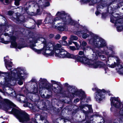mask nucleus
Here are the masks:
<instances>
[{
    "instance_id": "nucleus-1",
    "label": "nucleus",
    "mask_w": 123,
    "mask_h": 123,
    "mask_svg": "<svg viewBox=\"0 0 123 123\" xmlns=\"http://www.w3.org/2000/svg\"><path fill=\"white\" fill-rule=\"evenodd\" d=\"M90 36L92 38L89 40V43L90 44H92L96 47L99 48H104V50L100 52L97 51L95 49H92L94 54H92L93 59L95 60L98 58L97 54L102 60V59L105 58L103 54H105L108 57H112L115 58L118 63L119 59L118 57L116 55V54L113 50L112 48L108 47L105 41L100 38L97 35L94 34L87 30H84L82 35V37L85 39L88 37Z\"/></svg>"
},
{
    "instance_id": "nucleus-2",
    "label": "nucleus",
    "mask_w": 123,
    "mask_h": 123,
    "mask_svg": "<svg viewBox=\"0 0 123 123\" xmlns=\"http://www.w3.org/2000/svg\"><path fill=\"white\" fill-rule=\"evenodd\" d=\"M56 16V17L53 20L52 27L59 31H66L67 30V25H75V22L64 11L58 12Z\"/></svg>"
},
{
    "instance_id": "nucleus-3",
    "label": "nucleus",
    "mask_w": 123,
    "mask_h": 123,
    "mask_svg": "<svg viewBox=\"0 0 123 123\" xmlns=\"http://www.w3.org/2000/svg\"><path fill=\"white\" fill-rule=\"evenodd\" d=\"M3 101L7 105H5L4 104L1 105L0 104V109L7 111L10 114H13L20 122H24L29 120V116L27 113L24 111H22L20 109H17L14 108H12L11 105L14 106L15 105L11 103L8 99H3Z\"/></svg>"
},
{
    "instance_id": "nucleus-4",
    "label": "nucleus",
    "mask_w": 123,
    "mask_h": 123,
    "mask_svg": "<svg viewBox=\"0 0 123 123\" xmlns=\"http://www.w3.org/2000/svg\"><path fill=\"white\" fill-rule=\"evenodd\" d=\"M10 74L9 76L4 78L6 84L9 83L11 81L16 83L18 81V84L19 85H21L23 84L26 76L28 75V74L25 72L24 69L22 67H18L16 69L13 70L11 71Z\"/></svg>"
},
{
    "instance_id": "nucleus-5",
    "label": "nucleus",
    "mask_w": 123,
    "mask_h": 123,
    "mask_svg": "<svg viewBox=\"0 0 123 123\" xmlns=\"http://www.w3.org/2000/svg\"><path fill=\"white\" fill-rule=\"evenodd\" d=\"M84 52L80 51L79 52L78 54L81 56L84 55ZM76 56H80L78 55ZM83 57V59L84 61H86V62L87 63L85 64L83 63L80 61H79L75 59L78 62H81L83 64L85 65H88L90 67L94 68H102L104 69L105 71V73H108L109 71L107 68V66L104 62H97L95 61H93L87 58L84 55L81 56Z\"/></svg>"
},
{
    "instance_id": "nucleus-6",
    "label": "nucleus",
    "mask_w": 123,
    "mask_h": 123,
    "mask_svg": "<svg viewBox=\"0 0 123 123\" xmlns=\"http://www.w3.org/2000/svg\"><path fill=\"white\" fill-rule=\"evenodd\" d=\"M39 81V84L41 85L43 89H46L49 91H53L56 93H59L60 92L61 89L57 82L51 80V85L45 79L40 78Z\"/></svg>"
},
{
    "instance_id": "nucleus-7",
    "label": "nucleus",
    "mask_w": 123,
    "mask_h": 123,
    "mask_svg": "<svg viewBox=\"0 0 123 123\" xmlns=\"http://www.w3.org/2000/svg\"><path fill=\"white\" fill-rule=\"evenodd\" d=\"M59 48L56 51L59 50V53H57L56 51L55 53V56L59 58H68L73 59H76L79 61H80L86 64L87 63L86 61H84L83 59V57L80 56H74V55L71 54L68 52L64 49Z\"/></svg>"
},
{
    "instance_id": "nucleus-8",
    "label": "nucleus",
    "mask_w": 123,
    "mask_h": 123,
    "mask_svg": "<svg viewBox=\"0 0 123 123\" xmlns=\"http://www.w3.org/2000/svg\"><path fill=\"white\" fill-rule=\"evenodd\" d=\"M61 47V45L59 44L54 46L51 43H46L43 45V48L45 51H43V54L47 57L52 56L57 50Z\"/></svg>"
},
{
    "instance_id": "nucleus-9",
    "label": "nucleus",
    "mask_w": 123,
    "mask_h": 123,
    "mask_svg": "<svg viewBox=\"0 0 123 123\" xmlns=\"http://www.w3.org/2000/svg\"><path fill=\"white\" fill-rule=\"evenodd\" d=\"M111 21L115 24V25L117 26V30L118 31H120L123 29L122 23L123 18H120V16L118 14L116 13L114 15H112L111 17Z\"/></svg>"
},
{
    "instance_id": "nucleus-10",
    "label": "nucleus",
    "mask_w": 123,
    "mask_h": 123,
    "mask_svg": "<svg viewBox=\"0 0 123 123\" xmlns=\"http://www.w3.org/2000/svg\"><path fill=\"white\" fill-rule=\"evenodd\" d=\"M92 90L93 91H96L95 97L97 101L99 102L105 98V93L106 92L104 90L99 89L95 86L94 88H92Z\"/></svg>"
},
{
    "instance_id": "nucleus-11",
    "label": "nucleus",
    "mask_w": 123,
    "mask_h": 123,
    "mask_svg": "<svg viewBox=\"0 0 123 123\" xmlns=\"http://www.w3.org/2000/svg\"><path fill=\"white\" fill-rule=\"evenodd\" d=\"M71 91L70 92L72 93V97H74L77 96L80 98L81 100L83 99H85L86 95L84 92L81 90H79L74 88H71Z\"/></svg>"
},
{
    "instance_id": "nucleus-12",
    "label": "nucleus",
    "mask_w": 123,
    "mask_h": 123,
    "mask_svg": "<svg viewBox=\"0 0 123 123\" xmlns=\"http://www.w3.org/2000/svg\"><path fill=\"white\" fill-rule=\"evenodd\" d=\"M111 105L117 108H119L122 105L118 97H113L110 98Z\"/></svg>"
},
{
    "instance_id": "nucleus-13",
    "label": "nucleus",
    "mask_w": 123,
    "mask_h": 123,
    "mask_svg": "<svg viewBox=\"0 0 123 123\" xmlns=\"http://www.w3.org/2000/svg\"><path fill=\"white\" fill-rule=\"evenodd\" d=\"M16 38L15 37H11V46L12 47H14L16 48H18L20 49L23 47H21V46H19L18 45H17L16 43L15 42V40Z\"/></svg>"
},
{
    "instance_id": "nucleus-14",
    "label": "nucleus",
    "mask_w": 123,
    "mask_h": 123,
    "mask_svg": "<svg viewBox=\"0 0 123 123\" xmlns=\"http://www.w3.org/2000/svg\"><path fill=\"white\" fill-rule=\"evenodd\" d=\"M8 59V56H6V57H5L4 58V61L6 68L8 70H10L12 69V62H9V60Z\"/></svg>"
},
{
    "instance_id": "nucleus-15",
    "label": "nucleus",
    "mask_w": 123,
    "mask_h": 123,
    "mask_svg": "<svg viewBox=\"0 0 123 123\" xmlns=\"http://www.w3.org/2000/svg\"><path fill=\"white\" fill-rule=\"evenodd\" d=\"M36 45L35 44H31L30 45V47L33 51L37 53L38 54L42 53L43 54V51H45L43 48L42 49H37L34 48V47Z\"/></svg>"
},
{
    "instance_id": "nucleus-16",
    "label": "nucleus",
    "mask_w": 123,
    "mask_h": 123,
    "mask_svg": "<svg viewBox=\"0 0 123 123\" xmlns=\"http://www.w3.org/2000/svg\"><path fill=\"white\" fill-rule=\"evenodd\" d=\"M116 70L119 74H123V64L121 63L118 64Z\"/></svg>"
},
{
    "instance_id": "nucleus-17",
    "label": "nucleus",
    "mask_w": 123,
    "mask_h": 123,
    "mask_svg": "<svg viewBox=\"0 0 123 123\" xmlns=\"http://www.w3.org/2000/svg\"><path fill=\"white\" fill-rule=\"evenodd\" d=\"M84 3H86L87 2H89L90 5H93L96 2V0H81Z\"/></svg>"
},
{
    "instance_id": "nucleus-18",
    "label": "nucleus",
    "mask_w": 123,
    "mask_h": 123,
    "mask_svg": "<svg viewBox=\"0 0 123 123\" xmlns=\"http://www.w3.org/2000/svg\"><path fill=\"white\" fill-rule=\"evenodd\" d=\"M71 41H70V40L68 41L69 44L71 45L72 44V43H73L76 47L77 49H78L80 47L79 45V44L76 42H72Z\"/></svg>"
},
{
    "instance_id": "nucleus-19",
    "label": "nucleus",
    "mask_w": 123,
    "mask_h": 123,
    "mask_svg": "<svg viewBox=\"0 0 123 123\" xmlns=\"http://www.w3.org/2000/svg\"><path fill=\"white\" fill-rule=\"evenodd\" d=\"M78 38L77 37L73 35H71L69 39L70 41H73L74 40H77L78 39Z\"/></svg>"
},
{
    "instance_id": "nucleus-20",
    "label": "nucleus",
    "mask_w": 123,
    "mask_h": 123,
    "mask_svg": "<svg viewBox=\"0 0 123 123\" xmlns=\"http://www.w3.org/2000/svg\"><path fill=\"white\" fill-rule=\"evenodd\" d=\"M119 115H118V117H123V104L122 105V107L121 108L119 112Z\"/></svg>"
},
{
    "instance_id": "nucleus-21",
    "label": "nucleus",
    "mask_w": 123,
    "mask_h": 123,
    "mask_svg": "<svg viewBox=\"0 0 123 123\" xmlns=\"http://www.w3.org/2000/svg\"><path fill=\"white\" fill-rule=\"evenodd\" d=\"M61 44L63 45H67L68 43L65 40H61L59 42Z\"/></svg>"
},
{
    "instance_id": "nucleus-22",
    "label": "nucleus",
    "mask_w": 123,
    "mask_h": 123,
    "mask_svg": "<svg viewBox=\"0 0 123 123\" xmlns=\"http://www.w3.org/2000/svg\"><path fill=\"white\" fill-rule=\"evenodd\" d=\"M86 107H87L88 108L90 112H91L92 111V108L91 105H87L84 107H83L82 108V109L85 108H86Z\"/></svg>"
},
{
    "instance_id": "nucleus-23",
    "label": "nucleus",
    "mask_w": 123,
    "mask_h": 123,
    "mask_svg": "<svg viewBox=\"0 0 123 123\" xmlns=\"http://www.w3.org/2000/svg\"><path fill=\"white\" fill-rule=\"evenodd\" d=\"M84 31H78L75 33V34L79 36H81L82 35L83 32Z\"/></svg>"
},
{
    "instance_id": "nucleus-24",
    "label": "nucleus",
    "mask_w": 123,
    "mask_h": 123,
    "mask_svg": "<svg viewBox=\"0 0 123 123\" xmlns=\"http://www.w3.org/2000/svg\"><path fill=\"white\" fill-rule=\"evenodd\" d=\"M38 40L41 41L42 43L44 44V45L46 43L45 39L43 38H38Z\"/></svg>"
},
{
    "instance_id": "nucleus-25",
    "label": "nucleus",
    "mask_w": 123,
    "mask_h": 123,
    "mask_svg": "<svg viewBox=\"0 0 123 123\" xmlns=\"http://www.w3.org/2000/svg\"><path fill=\"white\" fill-rule=\"evenodd\" d=\"M79 42L80 43V45L83 47L87 45V43L85 41H83L81 43V41H80Z\"/></svg>"
},
{
    "instance_id": "nucleus-26",
    "label": "nucleus",
    "mask_w": 123,
    "mask_h": 123,
    "mask_svg": "<svg viewBox=\"0 0 123 123\" xmlns=\"http://www.w3.org/2000/svg\"><path fill=\"white\" fill-rule=\"evenodd\" d=\"M116 64L115 62H114V64H111L110 65L109 64H108V66L111 68H114L116 66Z\"/></svg>"
},
{
    "instance_id": "nucleus-27",
    "label": "nucleus",
    "mask_w": 123,
    "mask_h": 123,
    "mask_svg": "<svg viewBox=\"0 0 123 123\" xmlns=\"http://www.w3.org/2000/svg\"><path fill=\"white\" fill-rule=\"evenodd\" d=\"M122 6H123V1L120 2L118 4V7L117 8H120V7H121ZM122 9L123 10V8H122Z\"/></svg>"
},
{
    "instance_id": "nucleus-28",
    "label": "nucleus",
    "mask_w": 123,
    "mask_h": 123,
    "mask_svg": "<svg viewBox=\"0 0 123 123\" xmlns=\"http://www.w3.org/2000/svg\"><path fill=\"white\" fill-rule=\"evenodd\" d=\"M24 106L25 107H31L32 106V105L29 103H28L27 104V105L24 104Z\"/></svg>"
},
{
    "instance_id": "nucleus-29",
    "label": "nucleus",
    "mask_w": 123,
    "mask_h": 123,
    "mask_svg": "<svg viewBox=\"0 0 123 123\" xmlns=\"http://www.w3.org/2000/svg\"><path fill=\"white\" fill-rule=\"evenodd\" d=\"M15 4L16 6H18L19 5V1L20 0H14Z\"/></svg>"
},
{
    "instance_id": "nucleus-30",
    "label": "nucleus",
    "mask_w": 123,
    "mask_h": 123,
    "mask_svg": "<svg viewBox=\"0 0 123 123\" xmlns=\"http://www.w3.org/2000/svg\"><path fill=\"white\" fill-rule=\"evenodd\" d=\"M6 75V74L3 73L1 72H0V77H5Z\"/></svg>"
},
{
    "instance_id": "nucleus-31",
    "label": "nucleus",
    "mask_w": 123,
    "mask_h": 123,
    "mask_svg": "<svg viewBox=\"0 0 123 123\" xmlns=\"http://www.w3.org/2000/svg\"><path fill=\"white\" fill-rule=\"evenodd\" d=\"M103 5H104L103 6V5H102L100 6H98L97 7V10H98L100 8H102L104 6H106V4H105V5L104 4Z\"/></svg>"
},
{
    "instance_id": "nucleus-32",
    "label": "nucleus",
    "mask_w": 123,
    "mask_h": 123,
    "mask_svg": "<svg viewBox=\"0 0 123 123\" xmlns=\"http://www.w3.org/2000/svg\"><path fill=\"white\" fill-rule=\"evenodd\" d=\"M69 48L71 50H76V48L74 46H70Z\"/></svg>"
},
{
    "instance_id": "nucleus-33",
    "label": "nucleus",
    "mask_w": 123,
    "mask_h": 123,
    "mask_svg": "<svg viewBox=\"0 0 123 123\" xmlns=\"http://www.w3.org/2000/svg\"><path fill=\"white\" fill-rule=\"evenodd\" d=\"M60 37V36L59 34L55 36V38L56 39H59Z\"/></svg>"
},
{
    "instance_id": "nucleus-34",
    "label": "nucleus",
    "mask_w": 123,
    "mask_h": 123,
    "mask_svg": "<svg viewBox=\"0 0 123 123\" xmlns=\"http://www.w3.org/2000/svg\"><path fill=\"white\" fill-rule=\"evenodd\" d=\"M107 16L106 14V13L104 14L102 13V17L103 18H105Z\"/></svg>"
},
{
    "instance_id": "nucleus-35",
    "label": "nucleus",
    "mask_w": 123,
    "mask_h": 123,
    "mask_svg": "<svg viewBox=\"0 0 123 123\" xmlns=\"http://www.w3.org/2000/svg\"><path fill=\"white\" fill-rule=\"evenodd\" d=\"M42 23V21L41 20H39L37 22V25L38 26H39V25H40Z\"/></svg>"
},
{
    "instance_id": "nucleus-36",
    "label": "nucleus",
    "mask_w": 123,
    "mask_h": 123,
    "mask_svg": "<svg viewBox=\"0 0 123 123\" xmlns=\"http://www.w3.org/2000/svg\"><path fill=\"white\" fill-rule=\"evenodd\" d=\"M49 5V2H46L45 4V5L44 6H47Z\"/></svg>"
},
{
    "instance_id": "nucleus-37",
    "label": "nucleus",
    "mask_w": 123,
    "mask_h": 123,
    "mask_svg": "<svg viewBox=\"0 0 123 123\" xmlns=\"http://www.w3.org/2000/svg\"><path fill=\"white\" fill-rule=\"evenodd\" d=\"M13 13V12L12 11H10L8 12V14L9 15H12Z\"/></svg>"
},
{
    "instance_id": "nucleus-38",
    "label": "nucleus",
    "mask_w": 123,
    "mask_h": 123,
    "mask_svg": "<svg viewBox=\"0 0 123 123\" xmlns=\"http://www.w3.org/2000/svg\"><path fill=\"white\" fill-rule=\"evenodd\" d=\"M79 101V99L78 98H77L75 99L74 101V102L75 103H76Z\"/></svg>"
},
{
    "instance_id": "nucleus-39",
    "label": "nucleus",
    "mask_w": 123,
    "mask_h": 123,
    "mask_svg": "<svg viewBox=\"0 0 123 123\" xmlns=\"http://www.w3.org/2000/svg\"><path fill=\"white\" fill-rule=\"evenodd\" d=\"M67 37L66 36H63L62 37V39L63 40H65L67 39Z\"/></svg>"
},
{
    "instance_id": "nucleus-40",
    "label": "nucleus",
    "mask_w": 123,
    "mask_h": 123,
    "mask_svg": "<svg viewBox=\"0 0 123 123\" xmlns=\"http://www.w3.org/2000/svg\"><path fill=\"white\" fill-rule=\"evenodd\" d=\"M95 14H96V16H98V15L99 14H100V12H98V11H96V12H95Z\"/></svg>"
},
{
    "instance_id": "nucleus-41",
    "label": "nucleus",
    "mask_w": 123,
    "mask_h": 123,
    "mask_svg": "<svg viewBox=\"0 0 123 123\" xmlns=\"http://www.w3.org/2000/svg\"><path fill=\"white\" fill-rule=\"evenodd\" d=\"M54 36V35L53 34H51L49 36V37L51 38H52Z\"/></svg>"
},
{
    "instance_id": "nucleus-42",
    "label": "nucleus",
    "mask_w": 123,
    "mask_h": 123,
    "mask_svg": "<svg viewBox=\"0 0 123 123\" xmlns=\"http://www.w3.org/2000/svg\"><path fill=\"white\" fill-rule=\"evenodd\" d=\"M95 116H99L98 113H97L95 114Z\"/></svg>"
},
{
    "instance_id": "nucleus-43",
    "label": "nucleus",
    "mask_w": 123,
    "mask_h": 123,
    "mask_svg": "<svg viewBox=\"0 0 123 123\" xmlns=\"http://www.w3.org/2000/svg\"><path fill=\"white\" fill-rule=\"evenodd\" d=\"M37 1L38 2V3H41V0H37Z\"/></svg>"
},
{
    "instance_id": "nucleus-44",
    "label": "nucleus",
    "mask_w": 123,
    "mask_h": 123,
    "mask_svg": "<svg viewBox=\"0 0 123 123\" xmlns=\"http://www.w3.org/2000/svg\"><path fill=\"white\" fill-rule=\"evenodd\" d=\"M35 81H36V80L35 79H33L31 80V81L32 82H35Z\"/></svg>"
},
{
    "instance_id": "nucleus-45",
    "label": "nucleus",
    "mask_w": 123,
    "mask_h": 123,
    "mask_svg": "<svg viewBox=\"0 0 123 123\" xmlns=\"http://www.w3.org/2000/svg\"><path fill=\"white\" fill-rule=\"evenodd\" d=\"M4 35L5 36H7L8 35V34L7 33H5L4 34Z\"/></svg>"
},
{
    "instance_id": "nucleus-46",
    "label": "nucleus",
    "mask_w": 123,
    "mask_h": 123,
    "mask_svg": "<svg viewBox=\"0 0 123 123\" xmlns=\"http://www.w3.org/2000/svg\"><path fill=\"white\" fill-rule=\"evenodd\" d=\"M22 98V97H20V98L18 99H17V100L18 101H20L21 100V98Z\"/></svg>"
},
{
    "instance_id": "nucleus-47",
    "label": "nucleus",
    "mask_w": 123,
    "mask_h": 123,
    "mask_svg": "<svg viewBox=\"0 0 123 123\" xmlns=\"http://www.w3.org/2000/svg\"><path fill=\"white\" fill-rule=\"evenodd\" d=\"M83 112L84 113H85L86 114V111H85L84 110H83Z\"/></svg>"
},
{
    "instance_id": "nucleus-48",
    "label": "nucleus",
    "mask_w": 123,
    "mask_h": 123,
    "mask_svg": "<svg viewBox=\"0 0 123 123\" xmlns=\"http://www.w3.org/2000/svg\"><path fill=\"white\" fill-rule=\"evenodd\" d=\"M112 109H113V108H112V107H111V109H110V110H111V111H112Z\"/></svg>"
},
{
    "instance_id": "nucleus-49",
    "label": "nucleus",
    "mask_w": 123,
    "mask_h": 123,
    "mask_svg": "<svg viewBox=\"0 0 123 123\" xmlns=\"http://www.w3.org/2000/svg\"><path fill=\"white\" fill-rule=\"evenodd\" d=\"M39 9H37V13H38L39 12Z\"/></svg>"
},
{
    "instance_id": "nucleus-50",
    "label": "nucleus",
    "mask_w": 123,
    "mask_h": 123,
    "mask_svg": "<svg viewBox=\"0 0 123 123\" xmlns=\"http://www.w3.org/2000/svg\"><path fill=\"white\" fill-rule=\"evenodd\" d=\"M6 2V3H7L8 2V0H5Z\"/></svg>"
},
{
    "instance_id": "nucleus-51",
    "label": "nucleus",
    "mask_w": 123,
    "mask_h": 123,
    "mask_svg": "<svg viewBox=\"0 0 123 123\" xmlns=\"http://www.w3.org/2000/svg\"><path fill=\"white\" fill-rule=\"evenodd\" d=\"M38 91L37 90L36 92H34V93H37V92Z\"/></svg>"
},
{
    "instance_id": "nucleus-52",
    "label": "nucleus",
    "mask_w": 123,
    "mask_h": 123,
    "mask_svg": "<svg viewBox=\"0 0 123 123\" xmlns=\"http://www.w3.org/2000/svg\"><path fill=\"white\" fill-rule=\"evenodd\" d=\"M83 49L84 50H85V48H83Z\"/></svg>"
},
{
    "instance_id": "nucleus-53",
    "label": "nucleus",
    "mask_w": 123,
    "mask_h": 123,
    "mask_svg": "<svg viewBox=\"0 0 123 123\" xmlns=\"http://www.w3.org/2000/svg\"><path fill=\"white\" fill-rule=\"evenodd\" d=\"M65 85H68V83H65Z\"/></svg>"
},
{
    "instance_id": "nucleus-54",
    "label": "nucleus",
    "mask_w": 123,
    "mask_h": 123,
    "mask_svg": "<svg viewBox=\"0 0 123 123\" xmlns=\"http://www.w3.org/2000/svg\"><path fill=\"white\" fill-rule=\"evenodd\" d=\"M4 0H0L1 1H3Z\"/></svg>"
},
{
    "instance_id": "nucleus-55",
    "label": "nucleus",
    "mask_w": 123,
    "mask_h": 123,
    "mask_svg": "<svg viewBox=\"0 0 123 123\" xmlns=\"http://www.w3.org/2000/svg\"><path fill=\"white\" fill-rule=\"evenodd\" d=\"M35 43H37V42L36 41H35Z\"/></svg>"
},
{
    "instance_id": "nucleus-56",
    "label": "nucleus",
    "mask_w": 123,
    "mask_h": 123,
    "mask_svg": "<svg viewBox=\"0 0 123 123\" xmlns=\"http://www.w3.org/2000/svg\"><path fill=\"white\" fill-rule=\"evenodd\" d=\"M0 98H1H1H1V97H0Z\"/></svg>"
},
{
    "instance_id": "nucleus-57",
    "label": "nucleus",
    "mask_w": 123,
    "mask_h": 123,
    "mask_svg": "<svg viewBox=\"0 0 123 123\" xmlns=\"http://www.w3.org/2000/svg\"><path fill=\"white\" fill-rule=\"evenodd\" d=\"M2 123H4V122H2Z\"/></svg>"
},
{
    "instance_id": "nucleus-58",
    "label": "nucleus",
    "mask_w": 123,
    "mask_h": 123,
    "mask_svg": "<svg viewBox=\"0 0 123 123\" xmlns=\"http://www.w3.org/2000/svg\"><path fill=\"white\" fill-rule=\"evenodd\" d=\"M119 122V121H118L117 122V123Z\"/></svg>"
}]
</instances>
